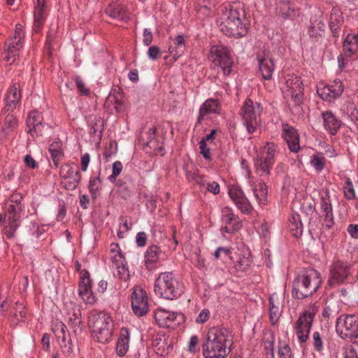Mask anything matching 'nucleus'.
I'll return each instance as SVG.
<instances>
[{"instance_id":"nucleus-61","label":"nucleus","mask_w":358,"mask_h":358,"mask_svg":"<svg viewBox=\"0 0 358 358\" xmlns=\"http://www.w3.org/2000/svg\"><path fill=\"white\" fill-rule=\"evenodd\" d=\"M324 219H323V227L330 229L332 228V227L334 224V215L333 213L330 214H324L323 215Z\"/></svg>"},{"instance_id":"nucleus-3","label":"nucleus","mask_w":358,"mask_h":358,"mask_svg":"<svg viewBox=\"0 0 358 358\" xmlns=\"http://www.w3.org/2000/svg\"><path fill=\"white\" fill-rule=\"evenodd\" d=\"M321 284L320 273L315 269L303 271L293 281L292 295L296 299H303L313 295Z\"/></svg>"},{"instance_id":"nucleus-45","label":"nucleus","mask_w":358,"mask_h":358,"mask_svg":"<svg viewBox=\"0 0 358 358\" xmlns=\"http://www.w3.org/2000/svg\"><path fill=\"white\" fill-rule=\"evenodd\" d=\"M263 110L262 105L258 102H254L250 99H247L243 106V112H261Z\"/></svg>"},{"instance_id":"nucleus-60","label":"nucleus","mask_w":358,"mask_h":358,"mask_svg":"<svg viewBox=\"0 0 358 358\" xmlns=\"http://www.w3.org/2000/svg\"><path fill=\"white\" fill-rule=\"evenodd\" d=\"M199 148L201 150V154L207 160H211V156L210 153V148L207 147L206 143L204 141L199 142Z\"/></svg>"},{"instance_id":"nucleus-53","label":"nucleus","mask_w":358,"mask_h":358,"mask_svg":"<svg viewBox=\"0 0 358 358\" xmlns=\"http://www.w3.org/2000/svg\"><path fill=\"white\" fill-rule=\"evenodd\" d=\"M75 82L76 84V86L78 87V91L82 95H89L90 94V90L87 87H86L85 83L83 82V79L80 76H76L75 78Z\"/></svg>"},{"instance_id":"nucleus-63","label":"nucleus","mask_w":358,"mask_h":358,"mask_svg":"<svg viewBox=\"0 0 358 358\" xmlns=\"http://www.w3.org/2000/svg\"><path fill=\"white\" fill-rule=\"evenodd\" d=\"M147 239H148L147 234L145 232L141 231V232L137 233V234L136 236V245L138 247L145 246L147 243Z\"/></svg>"},{"instance_id":"nucleus-49","label":"nucleus","mask_w":358,"mask_h":358,"mask_svg":"<svg viewBox=\"0 0 358 358\" xmlns=\"http://www.w3.org/2000/svg\"><path fill=\"white\" fill-rule=\"evenodd\" d=\"M325 159L322 156L313 155L310 164L317 170L322 171L324 167Z\"/></svg>"},{"instance_id":"nucleus-18","label":"nucleus","mask_w":358,"mask_h":358,"mask_svg":"<svg viewBox=\"0 0 358 358\" xmlns=\"http://www.w3.org/2000/svg\"><path fill=\"white\" fill-rule=\"evenodd\" d=\"M229 195L234 201L237 208L243 213L245 214H250L251 213L252 207L240 187L233 186L229 188Z\"/></svg>"},{"instance_id":"nucleus-59","label":"nucleus","mask_w":358,"mask_h":358,"mask_svg":"<svg viewBox=\"0 0 358 358\" xmlns=\"http://www.w3.org/2000/svg\"><path fill=\"white\" fill-rule=\"evenodd\" d=\"M18 227L17 222H9L8 226L6 227L5 234L7 238H10L13 237L16 229Z\"/></svg>"},{"instance_id":"nucleus-57","label":"nucleus","mask_w":358,"mask_h":358,"mask_svg":"<svg viewBox=\"0 0 358 358\" xmlns=\"http://www.w3.org/2000/svg\"><path fill=\"white\" fill-rule=\"evenodd\" d=\"M266 149V156L264 158L274 162V156L275 152V146L273 143H268L265 147Z\"/></svg>"},{"instance_id":"nucleus-31","label":"nucleus","mask_w":358,"mask_h":358,"mask_svg":"<svg viewBox=\"0 0 358 358\" xmlns=\"http://www.w3.org/2000/svg\"><path fill=\"white\" fill-rule=\"evenodd\" d=\"M277 13L284 19H292L296 15V10L289 1L283 0L277 6Z\"/></svg>"},{"instance_id":"nucleus-15","label":"nucleus","mask_w":358,"mask_h":358,"mask_svg":"<svg viewBox=\"0 0 358 358\" xmlns=\"http://www.w3.org/2000/svg\"><path fill=\"white\" fill-rule=\"evenodd\" d=\"M21 86L19 83H13L8 88L5 96V112L19 110L21 101Z\"/></svg>"},{"instance_id":"nucleus-62","label":"nucleus","mask_w":358,"mask_h":358,"mask_svg":"<svg viewBox=\"0 0 358 358\" xmlns=\"http://www.w3.org/2000/svg\"><path fill=\"white\" fill-rule=\"evenodd\" d=\"M278 355L281 358H290L292 355L290 347L288 345H285L279 348Z\"/></svg>"},{"instance_id":"nucleus-48","label":"nucleus","mask_w":358,"mask_h":358,"mask_svg":"<svg viewBox=\"0 0 358 358\" xmlns=\"http://www.w3.org/2000/svg\"><path fill=\"white\" fill-rule=\"evenodd\" d=\"M122 171V164L120 161H116L113 164V173L108 176V180L111 182L116 180L117 177L120 174Z\"/></svg>"},{"instance_id":"nucleus-39","label":"nucleus","mask_w":358,"mask_h":358,"mask_svg":"<svg viewBox=\"0 0 358 358\" xmlns=\"http://www.w3.org/2000/svg\"><path fill=\"white\" fill-rule=\"evenodd\" d=\"M22 211V206L9 204L7 207V216L9 222H17Z\"/></svg>"},{"instance_id":"nucleus-22","label":"nucleus","mask_w":358,"mask_h":358,"mask_svg":"<svg viewBox=\"0 0 358 358\" xmlns=\"http://www.w3.org/2000/svg\"><path fill=\"white\" fill-rule=\"evenodd\" d=\"M152 346L157 355L165 356L173 349L172 341L165 334H158L152 341Z\"/></svg>"},{"instance_id":"nucleus-8","label":"nucleus","mask_w":358,"mask_h":358,"mask_svg":"<svg viewBox=\"0 0 358 358\" xmlns=\"http://www.w3.org/2000/svg\"><path fill=\"white\" fill-rule=\"evenodd\" d=\"M315 316L314 310H307L301 313L296 321L294 329L300 344L308 340Z\"/></svg>"},{"instance_id":"nucleus-19","label":"nucleus","mask_w":358,"mask_h":358,"mask_svg":"<svg viewBox=\"0 0 358 358\" xmlns=\"http://www.w3.org/2000/svg\"><path fill=\"white\" fill-rule=\"evenodd\" d=\"M47 16L45 0H36L34 11L33 30L36 34L40 33L44 25Z\"/></svg>"},{"instance_id":"nucleus-21","label":"nucleus","mask_w":358,"mask_h":358,"mask_svg":"<svg viewBox=\"0 0 358 358\" xmlns=\"http://www.w3.org/2000/svg\"><path fill=\"white\" fill-rule=\"evenodd\" d=\"M222 222L225 225L222 227L221 230L228 234L233 233L241 227L240 219L229 210L224 211L222 216Z\"/></svg>"},{"instance_id":"nucleus-40","label":"nucleus","mask_w":358,"mask_h":358,"mask_svg":"<svg viewBox=\"0 0 358 358\" xmlns=\"http://www.w3.org/2000/svg\"><path fill=\"white\" fill-rule=\"evenodd\" d=\"M100 173L96 177L91 178L89 182V191L93 199H96L99 190L101 188V180L99 177Z\"/></svg>"},{"instance_id":"nucleus-44","label":"nucleus","mask_w":358,"mask_h":358,"mask_svg":"<svg viewBox=\"0 0 358 358\" xmlns=\"http://www.w3.org/2000/svg\"><path fill=\"white\" fill-rule=\"evenodd\" d=\"M220 110V103L217 99H208L201 106L199 112H217Z\"/></svg>"},{"instance_id":"nucleus-26","label":"nucleus","mask_w":358,"mask_h":358,"mask_svg":"<svg viewBox=\"0 0 358 358\" xmlns=\"http://www.w3.org/2000/svg\"><path fill=\"white\" fill-rule=\"evenodd\" d=\"M322 116L325 129L331 135H336L341 126V121L334 113H322Z\"/></svg>"},{"instance_id":"nucleus-16","label":"nucleus","mask_w":358,"mask_h":358,"mask_svg":"<svg viewBox=\"0 0 358 358\" xmlns=\"http://www.w3.org/2000/svg\"><path fill=\"white\" fill-rule=\"evenodd\" d=\"M78 293L86 303L94 304L96 301L95 296L92 291V280L87 271H81Z\"/></svg>"},{"instance_id":"nucleus-6","label":"nucleus","mask_w":358,"mask_h":358,"mask_svg":"<svg viewBox=\"0 0 358 358\" xmlns=\"http://www.w3.org/2000/svg\"><path fill=\"white\" fill-rule=\"evenodd\" d=\"M336 329L342 338H348L358 345V317L342 315L336 321Z\"/></svg>"},{"instance_id":"nucleus-12","label":"nucleus","mask_w":358,"mask_h":358,"mask_svg":"<svg viewBox=\"0 0 358 358\" xmlns=\"http://www.w3.org/2000/svg\"><path fill=\"white\" fill-rule=\"evenodd\" d=\"M60 176L63 179L62 184L67 190L72 191L76 189L81 180V175L79 171L70 164L62 166Z\"/></svg>"},{"instance_id":"nucleus-41","label":"nucleus","mask_w":358,"mask_h":358,"mask_svg":"<svg viewBox=\"0 0 358 358\" xmlns=\"http://www.w3.org/2000/svg\"><path fill=\"white\" fill-rule=\"evenodd\" d=\"M87 123L89 126H91V134H96L97 132L101 134L104 125V120L103 117L94 115L93 120L90 119L87 120Z\"/></svg>"},{"instance_id":"nucleus-38","label":"nucleus","mask_w":358,"mask_h":358,"mask_svg":"<svg viewBox=\"0 0 358 358\" xmlns=\"http://www.w3.org/2000/svg\"><path fill=\"white\" fill-rule=\"evenodd\" d=\"M259 189H253L254 194L259 205H265L267 200V186L264 182H260L259 184Z\"/></svg>"},{"instance_id":"nucleus-4","label":"nucleus","mask_w":358,"mask_h":358,"mask_svg":"<svg viewBox=\"0 0 358 358\" xmlns=\"http://www.w3.org/2000/svg\"><path fill=\"white\" fill-rule=\"evenodd\" d=\"M89 327L94 339L101 343L110 341L113 336L111 318L103 311L94 310L89 317Z\"/></svg>"},{"instance_id":"nucleus-58","label":"nucleus","mask_w":358,"mask_h":358,"mask_svg":"<svg viewBox=\"0 0 358 358\" xmlns=\"http://www.w3.org/2000/svg\"><path fill=\"white\" fill-rule=\"evenodd\" d=\"M160 55V50L156 45L150 46L148 50V56L151 60H157Z\"/></svg>"},{"instance_id":"nucleus-55","label":"nucleus","mask_w":358,"mask_h":358,"mask_svg":"<svg viewBox=\"0 0 358 358\" xmlns=\"http://www.w3.org/2000/svg\"><path fill=\"white\" fill-rule=\"evenodd\" d=\"M210 310L207 308L203 309L197 316L196 322L198 324H204L206 322L210 317Z\"/></svg>"},{"instance_id":"nucleus-25","label":"nucleus","mask_w":358,"mask_h":358,"mask_svg":"<svg viewBox=\"0 0 358 358\" xmlns=\"http://www.w3.org/2000/svg\"><path fill=\"white\" fill-rule=\"evenodd\" d=\"M105 11L108 16L113 19L124 20L128 18V12L122 3H111Z\"/></svg>"},{"instance_id":"nucleus-11","label":"nucleus","mask_w":358,"mask_h":358,"mask_svg":"<svg viewBox=\"0 0 358 358\" xmlns=\"http://www.w3.org/2000/svg\"><path fill=\"white\" fill-rule=\"evenodd\" d=\"M303 83L295 76H288L282 87L285 96H290L294 103L299 105L303 100Z\"/></svg>"},{"instance_id":"nucleus-64","label":"nucleus","mask_w":358,"mask_h":358,"mask_svg":"<svg viewBox=\"0 0 358 358\" xmlns=\"http://www.w3.org/2000/svg\"><path fill=\"white\" fill-rule=\"evenodd\" d=\"M347 231L352 238H358V224H349Z\"/></svg>"},{"instance_id":"nucleus-9","label":"nucleus","mask_w":358,"mask_h":358,"mask_svg":"<svg viewBox=\"0 0 358 358\" xmlns=\"http://www.w3.org/2000/svg\"><path fill=\"white\" fill-rule=\"evenodd\" d=\"M24 33L23 31V26L20 24H17L13 36L9 40L8 48L4 52L5 56L3 59L10 64L15 62L16 58L19 56L20 52L23 47V40Z\"/></svg>"},{"instance_id":"nucleus-20","label":"nucleus","mask_w":358,"mask_h":358,"mask_svg":"<svg viewBox=\"0 0 358 358\" xmlns=\"http://www.w3.org/2000/svg\"><path fill=\"white\" fill-rule=\"evenodd\" d=\"M282 137L291 152H297L300 149L299 135L296 130L288 124H282Z\"/></svg>"},{"instance_id":"nucleus-56","label":"nucleus","mask_w":358,"mask_h":358,"mask_svg":"<svg viewBox=\"0 0 358 358\" xmlns=\"http://www.w3.org/2000/svg\"><path fill=\"white\" fill-rule=\"evenodd\" d=\"M251 265V261L248 258L241 259L236 264V268L244 271L247 270Z\"/></svg>"},{"instance_id":"nucleus-27","label":"nucleus","mask_w":358,"mask_h":358,"mask_svg":"<svg viewBox=\"0 0 358 358\" xmlns=\"http://www.w3.org/2000/svg\"><path fill=\"white\" fill-rule=\"evenodd\" d=\"M274 162L263 157H257L255 159L256 172L260 176H268Z\"/></svg>"},{"instance_id":"nucleus-7","label":"nucleus","mask_w":358,"mask_h":358,"mask_svg":"<svg viewBox=\"0 0 358 358\" xmlns=\"http://www.w3.org/2000/svg\"><path fill=\"white\" fill-rule=\"evenodd\" d=\"M210 55L214 65L220 67L224 76H229L234 62L228 48L222 45H213Z\"/></svg>"},{"instance_id":"nucleus-24","label":"nucleus","mask_w":358,"mask_h":358,"mask_svg":"<svg viewBox=\"0 0 358 358\" xmlns=\"http://www.w3.org/2000/svg\"><path fill=\"white\" fill-rule=\"evenodd\" d=\"M162 252L160 248L156 245L149 246L144 255L145 266L148 269H152L158 262Z\"/></svg>"},{"instance_id":"nucleus-50","label":"nucleus","mask_w":358,"mask_h":358,"mask_svg":"<svg viewBox=\"0 0 358 358\" xmlns=\"http://www.w3.org/2000/svg\"><path fill=\"white\" fill-rule=\"evenodd\" d=\"M345 196L348 199H353L355 198V193L352 181L348 178L344 186Z\"/></svg>"},{"instance_id":"nucleus-47","label":"nucleus","mask_w":358,"mask_h":358,"mask_svg":"<svg viewBox=\"0 0 358 358\" xmlns=\"http://www.w3.org/2000/svg\"><path fill=\"white\" fill-rule=\"evenodd\" d=\"M115 268L117 269V273H115V276L118 277L124 282H127L130 278L127 264L120 266H117Z\"/></svg>"},{"instance_id":"nucleus-13","label":"nucleus","mask_w":358,"mask_h":358,"mask_svg":"<svg viewBox=\"0 0 358 358\" xmlns=\"http://www.w3.org/2000/svg\"><path fill=\"white\" fill-rule=\"evenodd\" d=\"M157 324L164 328H170L179 325L184 320L181 313L171 312L164 309H158L155 314Z\"/></svg>"},{"instance_id":"nucleus-32","label":"nucleus","mask_w":358,"mask_h":358,"mask_svg":"<svg viewBox=\"0 0 358 358\" xmlns=\"http://www.w3.org/2000/svg\"><path fill=\"white\" fill-rule=\"evenodd\" d=\"M324 23L321 19H316L311 21L309 28V36L314 41H318L324 33Z\"/></svg>"},{"instance_id":"nucleus-30","label":"nucleus","mask_w":358,"mask_h":358,"mask_svg":"<svg viewBox=\"0 0 358 358\" xmlns=\"http://www.w3.org/2000/svg\"><path fill=\"white\" fill-rule=\"evenodd\" d=\"M243 124L249 134H253L260 125L261 120L257 113H241Z\"/></svg>"},{"instance_id":"nucleus-33","label":"nucleus","mask_w":358,"mask_h":358,"mask_svg":"<svg viewBox=\"0 0 358 358\" xmlns=\"http://www.w3.org/2000/svg\"><path fill=\"white\" fill-rule=\"evenodd\" d=\"M343 22V17L341 10L334 7L331 10L329 17V27L334 34H336Z\"/></svg>"},{"instance_id":"nucleus-29","label":"nucleus","mask_w":358,"mask_h":358,"mask_svg":"<svg viewBox=\"0 0 358 358\" xmlns=\"http://www.w3.org/2000/svg\"><path fill=\"white\" fill-rule=\"evenodd\" d=\"M129 333L127 329L122 328L120 331V337L116 345L117 354L120 357H123L126 355L129 349Z\"/></svg>"},{"instance_id":"nucleus-36","label":"nucleus","mask_w":358,"mask_h":358,"mask_svg":"<svg viewBox=\"0 0 358 358\" xmlns=\"http://www.w3.org/2000/svg\"><path fill=\"white\" fill-rule=\"evenodd\" d=\"M62 329L61 333L62 334V338L60 339V336H58V341L60 344V346L62 349L63 352L66 354H70L72 352V342L70 338L69 334H68V338L66 337L65 332H64V328L66 327L64 324H62Z\"/></svg>"},{"instance_id":"nucleus-14","label":"nucleus","mask_w":358,"mask_h":358,"mask_svg":"<svg viewBox=\"0 0 358 358\" xmlns=\"http://www.w3.org/2000/svg\"><path fill=\"white\" fill-rule=\"evenodd\" d=\"M343 89L341 81L335 80L328 85H318L317 86V93L323 100L331 101L341 96L343 92Z\"/></svg>"},{"instance_id":"nucleus-51","label":"nucleus","mask_w":358,"mask_h":358,"mask_svg":"<svg viewBox=\"0 0 358 358\" xmlns=\"http://www.w3.org/2000/svg\"><path fill=\"white\" fill-rule=\"evenodd\" d=\"M313 346L317 352H322L324 349L323 341L318 331L313 334Z\"/></svg>"},{"instance_id":"nucleus-42","label":"nucleus","mask_w":358,"mask_h":358,"mask_svg":"<svg viewBox=\"0 0 358 358\" xmlns=\"http://www.w3.org/2000/svg\"><path fill=\"white\" fill-rule=\"evenodd\" d=\"M155 132L156 127L152 126L148 130V131L145 134L147 136V145L150 148H153L155 150L162 151L164 150L162 146H157V141L155 140Z\"/></svg>"},{"instance_id":"nucleus-54","label":"nucleus","mask_w":358,"mask_h":358,"mask_svg":"<svg viewBox=\"0 0 358 358\" xmlns=\"http://www.w3.org/2000/svg\"><path fill=\"white\" fill-rule=\"evenodd\" d=\"M78 320H82L81 310L78 306H74V307L72 308V312L69 313V324L73 322H77Z\"/></svg>"},{"instance_id":"nucleus-43","label":"nucleus","mask_w":358,"mask_h":358,"mask_svg":"<svg viewBox=\"0 0 358 358\" xmlns=\"http://www.w3.org/2000/svg\"><path fill=\"white\" fill-rule=\"evenodd\" d=\"M49 152L50 153L51 158L54 162V164L57 166L59 161L63 157V152L59 148L58 143H52L49 148Z\"/></svg>"},{"instance_id":"nucleus-46","label":"nucleus","mask_w":358,"mask_h":358,"mask_svg":"<svg viewBox=\"0 0 358 358\" xmlns=\"http://www.w3.org/2000/svg\"><path fill=\"white\" fill-rule=\"evenodd\" d=\"M320 208L322 213V215L324 214H330L332 213V206L329 195V192H327L325 196H321L320 198Z\"/></svg>"},{"instance_id":"nucleus-17","label":"nucleus","mask_w":358,"mask_h":358,"mask_svg":"<svg viewBox=\"0 0 358 358\" xmlns=\"http://www.w3.org/2000/svg\"><path fill=\"white\" fill-rule=\"evenodd\" d=\"M131 307L138 316H143L148 311L147 293L143 289H135L131 294Z\"/></svg>"},{"instance_id":"nucleus-37","label":"nucleus","mask_w":358,"mask_h":358,"mask_svg":"<svg viewBox=\"0 0 358 358\" xmlns=\"http://www.w3.org/2000/svg\"><path fill=\"white\" fill-rule=\"evenodd\" d=\"M293 236L298 237L303 234V224L299 215H292L289 226Z\"/></svg>"},{"instance_id":"nucleus-35","label":"nucleus","mask_w":358,"mask_h":358,"mask_svg":"<svg viewBox=\"0 0 358 358\" xmlns=\"http://www.w3.org/2000/svg\"><path fill=\"white\" fill-rule=\"evenodd\" d=\"M43 118L41 113H29L27 124L31 133L37 131V127L42 124Z\"/></svg>"},{"instance_id":"nucleus-5","label":"nucleus","mask_w":358,"mask_h":358,"mask_svg":"<svg viewBox=\"0 0 358 358\" xmlns=\"http://www.w3.org/2000/svg\"><path fill=\"white\" fill-rule=\"evenodd\" d=\"M154 291L159 297L173 300L181 295L182 289L179 281L173 273L164 272L156 279Z\"/></svg>"},{"instance_id":"nucleus-10","label":"nucleus","mask_w":358,"mask_h":358,"mask_svg":"<svg viewBox=\"0 0 358 358\" xmlns=\"http://www.w3.org/2000/svg\"><path fill=\"white\" fill-rule=\"evenodd\" d=\"M351 265L347 262L335 261L330 268V274L328 279L329 287H334L343 284L350 273Z\"/></svg>"},{"instance_id":"nucleus-28","label":"nucleus","mask_w":358,"mask_h":358,"mask_svg":"<svg viewBox=\"0 0 358 358\" xmlns=\"http://www.w3.org/2000/svg\"><path fill=\"white\" fill-rule=\"evenodd\" d=\"M343 52L348 57L358 54V36L348 34L343 42Z\"/></svg>"},{"instance_id":"nucleus-23","label":"nucleus","mask_w":358,"mask_h":358,"mask_svg":"<svg viewBox=\"0 0 358 358\" xmlns=\"http://www.w3.org/2000/svg\"><path fill=\"white\" fill-rule=\"evenodd\" d=\"M259 69L264 80H270L275 69L273 59L268 54L258 55Z\"/></svg>"},{"instance_id":"nucleus-34","label":"nucleus","mask_w":358,"mask_h":358,"mask_svg":"<svg viewBox=\"0 0 358 358\" xmlns=\"http://www.w3.org/2000/svg\"><path fill=\"white\" fill-rule=\"evenodd\" d=\"M278 297L275 294H273L269 298V318L272 325H275L280 315L281 311L279 307L275 304Z\"/></svg>"},{"instance_id":"nucleus-1","label":"nucleus","mask_w":358,"mask_h":358,"mask_svg":"<svg viewBox=\"0 0 358 358\" xmlns=\"http://www.w3.org/2000/svg\"><path fill=\"white\" fill-rule=\"evenodd\" d=\"M206 337V342L203 344L205 358H225L231 352V334L228 329L213 327Z\"/></svg>"},{"instance_id":"nucleus-52","label":"nucleus","mask_w":358,"mask_h":358,"mask_svg":"<svg viewBox=\"0 0 358 358\" xmlns=\"http://www.w3.org/2000/svg\"><path fill=\"white\" fill-rule=\"evenodd\" d=\"M111 260L115 267H117V266H120L124 264H127V263L124 255L121 252L119 251L117 252L113 256H112Z\"/></svg>"},{"instance_id":"nucleus-2","label":"nucleus","mask_w":358,"mask_h":358,"mask_svg":"<svg viewBox=\"0 0 358 358\" xmlns=\"http://www.w3.org/2000/svg\"><path fill=\"white\" fill-rule=\"evenodd\" d=\"M224 16L220 29L225 35L241 38L247 34L249 24L245 22V13L241 5L231 6Z\"/></svg>"}]
</instances>
